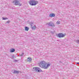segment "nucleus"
Returning <instances> with one entry per match:
<instances>
[{
    "mask_svg": "<svg viewBox=\"0 0 79 79\" xmlns=\"http://www.w3.org/2000/svg\"><path fill=\"white\" fill-rule=\"evenodd\" d=\"M40 66V67H42L43 68H44V69H47L48 67H49L50 66V64H47L44 61H42L40 62L39 64Z\"/></svg>",
    "mask_w": 79,
    "mask_h": 79,
    "instance_id": "obj_1",
    "label": "nucleus"
},
{
    "mask_svg": "<svg viewBox=\"0 0 79 79\" xmlns=\"http://www.w3.org/2000/svg\"><path fill=\"white\" fill-rule=\"evenodd\" d=\"M38 1L35 0H30L29 2V3L31 6H35L38 4Z\"/></svg>",
    "mask_w": 79,
    "mask_h": 79,
    "instance_id": "obj_2",
    "label": "nucleus"
},
{
    "mask_svg": "<svg viewBox=\"0 0 79 79\" xmlns=\"http://www.w3.org/2000/svg\"><path fill=\"white\" fill-rule=\"evenodd\" d=\"M13 3L15 5H19V6H21V4H20L19 2V1L17 0H15L13 2Z\"/></svg>",
    "mask_w": 79,
    "mask_h": 79,
    "instance_id": "obj_3",
    "label": "nucleus"
},
{
    "mask_svg": "<svg viewBox=\"0 0 79 79\" xmlns=\"http://www.w3.org/2000/svg\"><path fill=\"white\" fill-rule=\"evenodd\" d=\"M46 25H48L49 26H51V27H55V26L54 23L52 22H49L48 23H47Z\"/></svg>",
    "mask_w": 79,
    "mask_h": 79,
    "instance_id": "obj_4",
    "label": "nucleus"
},
{
    "mask_svg": "<svg viewBox=\"0 0 79 79\" xmlns=\"http://www.w3.org/2000/svg\"><path fill=\"white\" fill-rule=\"evenodd\" d=\"M40 68L38 67H35L33 68V70H34L35 72H37V73L38 72H40Z\"/></svg>",
    "mask_w": 79,
    "mask_h": 79,
    "instance_id": "obj_5",
    "label": "nucleus"
},
{
    "mask_svg": "<svg viewBox=\"0 0 79 79\" xmlns=\"http://www.w3.org/2000/svg\"><path fill=\"white\" fill-rule=\"evenodd\" d=\"M57 36L58 37H59V38H63V37H64V35L62 33H59L57 35Z\"/></svg>",
    "mask_w": 79,
    "mask_h": 79,
    "instance_id": "obj_6",
    "label": "nucleus"
},
{
    "mask_svg": "<svg viewBox=\"0 0 79 79\" xmlns=\"http://www.w3.org/2000/svg\"><path fill=\"white\" fill-rule=\"evenodd\" d=\"M49 17L52 18V17H55V14H53L52 13L49 15Z\"/></svg>",
    "mask_w": 79,
    "mask_h": 79,
    "instance_id": "obj_7",
    "label": "nucleus"
},
{
    "mask_svg": "<svg viewBox=\"0 0 79 79\" xmlns=\"http://www.w3.org/2000/svg\"><path fill=\"white\" fill-rule=\"evenodd\" d=\"M19 71H16V70H14V72L13 73H14V74H18L19 73Z\"/></svg>",
    "mask_w": 79,
    "mask_h": 79,
    "instance_id": "obj_8",
    "label": "nucleus"
},
{
    "mask_svg": "<svg viewBox=\"0 0 79 79\" xmlns=\"http://www.w3.org/2000/svg\"><path fill=\"white\" fill-rule=\"evenodd\" d=\"M15 51V49H10V52H11V53H13V52H14Z\"/></svg>",
    "mask_w": 79,
    "mask_h": 79,
    "instance_id": "obj_9",
    "label": "nucleus"
},
{
    "mask_svg": "<svg viewBox=\"0 0 79 79\" xmlns=\"http://www.w3.org/2000/svg\"><path fill=\"white\" fill-rule=\"evenodd\" d=\"M31 60H32V59L31 58H27V61H31Z\"/></svg>",
    "mask_w": 79,
    "mask_h": 79,
    "instance_id": "obj_10",
    "label": "nucleus"
},
{
    "mask_svg": "<svg viewBox=\"0 0 79 79\" xmlns=\"http://www.w3.org/2000/svg\"><path fill=\"white\" fill-rule=\"evenodd\" d=\"M25 31H29V28L27 27H25Z\"/></svg>",
    "mask_w": 79,
    "mask_h": 79,
    "instance_id": "obj_11",
    "label": "nucleus"
},
{
    "mask_svg": "<svg viewBox=\"0 0 79 79\" xmlns=\"http://www.w3.org/2000/svg\"><path fill=\"white\" fill-rule=\"evenodd\" d=\"M31 27L32 29L33 30L35 29V28L36 27L35 26H34L33 27Z\"/></svg>",
    "mask_w": 79,
    "mask_h": 79,
    "instance_id": "obj_12",
    "label": "nucleus"
},
{
    "mask_svg": "<svg viewBox=\"0 0 79 79\" xmlns=\"http://www.w3.org/2000/svg\"><path fill=\"white\" fill-rule=\"evenodd\" d=\"M34 23H33V22H31L30 24V26H31V27H32V24H33Z\"/></svg>",
    "mask_w": 79,
    "mask_h": 79,
    "instance_id": "obj_13",
    "label": "nucleus"
},
{
    "mask_svg": "<svg viewBox=\"0 0 79 79\" xmlns=\"http://www.w3.org/2000/svg\"><path fill=\"white\" fill-rule=\"evenodd\" d=\"M3 20H5L6 19H7V18H2Z\"/></svg>",
    "mask_w": 79,
    "mask_h": 79,
    "instance_id": "obj_14",
    "label": "nucleus"
},
{
    "mask_svg": "<svg viewBox=\"0 0 79 79\" xmlns=\"http://www.w3.org/2000/svg\"><path fill=\"white\" fill-rule=\"evenodd\" d=\"M60 22L59 21H57V24H60Z\"/></svg>",
    "mask_w": 79,
    "mask_h": 79,
    "instance_id": "obj_15",
    "label": "nucleus"
},
{
    "mask_svg": "<svg viewBox=\"0 0 79 79\" xmlns=\"http://www.w3.org/2000/svg\"><path fill=\"white\" fill-rule=\"evenodd\" d=\"M50 33L52 34H54V31H51Z\"/></svg>",
    "mask_w": 79,
    "mask_h": 79,
    "instance_id": "obj_16",
    "label": "nucleus"
},
{
    "mask_svg": "<svg viewBox=\"0 0 79 79\" xmlns=\"http://www.w3.org/2000/svg\"><path fill=\"white\" fill-rule=\"evenodd\" d=\"M18 61V60H14V62H17Z\"/></svg>",
    "mask_w": 79,
    "mask_h": 79,
    "instance_id": "obj_17",
    "label": "nucleus"
},
{
    "mask_svg": "<svg viewBox=\"0 0 79 79\" xmlns=\"http://www.w3.org/2000/svg\"><path fill=\"white\" fill-rule=\"evenodd\" d=\"M14 58H15V56H12V59H13Z\"/></svg>",
    "mask_w": 79,
    "mask_h": 79,
    "instance_id": "obj_18",
    "label": "nucleus"
},
{
    "mask_svg": "<svg viewBox=\"0 0 79 79\" xmlns=\"http://www.w3.org/2000/svg\"><path fill=\"white\" fill-rule=\"evenodd\" d=\"M77 44H79V40H77Z\"/></svg>",
    "mask_w": 79,
    "mask_h": 79,
    "instance_id": "obj_19",
    "label": "nucleus"
},
{
    "mask_svg": "<svg viewBox=\"0 0 79 79\" xmlns=\"http://www.w3.org/2000/svg\"><path fill=\"white\" fill-rule=\"evenodd\" d=\"M6 23H10V21L9 20L7 21Z\"/></svg>",
    "mask_w": 79,
    "mask_h": 79,
    "instance_id": "obj_20",
    "label": "nucleus"
},
{
    "mask_svg": "<svg viewBox=\"0 0 79 79\" xmlns=\"http://www.w3.org/2000/svg\"><path fill=\"white\" fill-rule=\"evenodd\" d=\"M24 55V53H22V54L21 55V56H22Z\"/></svg>",
    "mask_w": 79,
    "mask_h": 79,
    "instance_id": "obj_21",
    "label": "nucleus"
},
{
    "mask_svg": "<svg viewBox=\"0 0 79 79\" xmlns=\"http://www.w3.org/2000/svg\"><path fill=\"white\" fill-rule=\"evenodd\" d=\"M77 64H78L79 65V62H77Z\"/></svg>",
    "mask_w": 79,
    "mask_h": 79,
    "instance_id": "obj_22",
    "label": "nucleus"
},
{
    "mask_svg": "<svg viewBox=\"0 0 79 79\" xmlns=\"http://www.w3.org/2000/svg\"><path fill=\"white\" fill-rule=\"evenodd\" d=\"M31 12H32V10L30 11Z\"/></svg>",
    "mask_w": 79,
    "mask_h": 79,
    "instance_id": "obj_23",
    "label": "nucleus"
}]
</instances>
